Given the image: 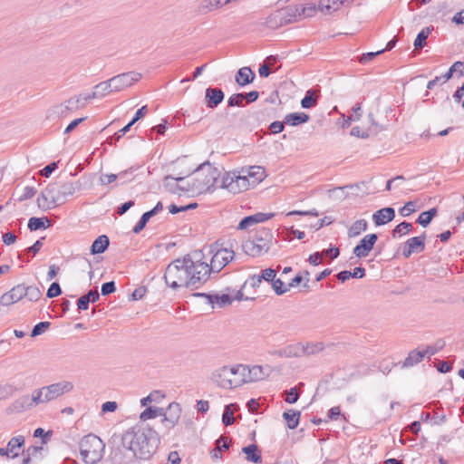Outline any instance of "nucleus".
Listing matches in <instances>:
<instances>
[{
    "instance_id": "obj_1",
    "label": "nucleus",
    "mask_w": 464,
    "mask_h": 464,
    "mask_svg": "<svg viewBox=\"0 0 464 464\" xmlns=\"http://www.w3.org/2000/svg\"><path fill=\"white\" fill-rule=\"evenodd\" d=\"M208 279V264L200 260L193 261L189 255L178 258L168 265L164 280L172 289L187 287L198 289Z\"/></svg>"
},
{
    "instance_id": "obj_2",
    "label": "nucleus",
    "mask_w": 464,
    "mask_h": 464,
    "mask_svg": "<svg viewBox=\"0 0 464 464\" xmlns=\"http://www.w3.org/2000/svg\"><path fill=\"white\" fill-rule=\"evenodd\" d=\"M122 445L133 453V457L149 459L156 452L160 444L158 432L149 425H136L125 431L121 438Z\"/></svg>"
},
{
    "instance_id": "obj_3",
    "label": "nucleus",
    "mask_w": 464,
    "mask_h": 464,
    "mask_svg": "<svg viewBox=\"0 0 464 464\" xmlns=\"http://www.w3.org/2000/svg\"><path fill=\"white\" fill-rule=\"evenodd\" d=\"M79 181L58 179L49 183L37 198V206L42 210H49L64 204L69 197L80 190Z\"/></svg>"
},
{
    "instance_id": "obj_4",
    "label": "nucleus",
    "mask_w": 464,
    "mask_h": 464,
    "mask_svg": "<svg viewBox=\"0 0 464 464\" xmlns=\"http://www.w3.org/2000/svg\"><path fill=\"white\" fill-rule=\"evenodd\" d=\"M220 171L209 162L202 163L194 172V178L190 182L193 194H201L209 191L218 185Z\"/></svg>"
},
{
    "instance_id": "obj_5",
    "label": "nucleus",
    "mask_w": 464,
    "mask_h": 464,
    "mask_svg": "<svg viewBox=\"0 0 464 464\" xmlns=\"http://www.w3.org/2000/svg\"><path fill=\"white\" fill-rule=\"evenodd\" d=\"M245 368L243 364L224 365L213 371L211 381L219 388L233 389L244 384Z\"/></svg>"
},
{
    "instance_id": "obj_6",
    "label": "nucleus",
    "mask_w": 464,
    "mask_h": 464,
    "mask_svg": "<svg viewBox=\"0 0 464 464\" xmlns=\"http://www.w3.org/2000/svg\"><path fill=\"white\" fill-rule=\"evenodd\" d=\"M105 444L96 435L91 433L80 441V453L86 464H96L103 456Z\"/></svg>"
},
{
    "instance_id": "obj_7",
    "label": "nucleus",
    "mask_w": 464,
    "mask_h": 464,
    "mask_svg": "<svg viewBox=\"0 0 464 464\" xmlns=\"http://www.w3.org/2000/svg\"><path fill=\"white\" fill-rule=\"evenodd\" d=\"M273 235L269 229L258 230L252 239H247L242 244L243 251L251 256H258L266 253L271 246Z\"/></svg>"
},
{
    "instance_id": "obj_8",
    "label": "nucleus",
    "mask_w": 464,
    "mask_h": 464,
    "mask_svg": "<svg viewBox=\"0 0 464 464\" xmlns=\"http://www.w3.org/2000/svg\"><path fill=\"white\" fill-rule=\"evenodd\" d=\"M74 386L72 382L62 381L39 389H34V391L39 404H44L56 400L65 393L71 392Z\"/></svg>"
},
{
    "instance_id": "obj_9",
    "label": "nucleus",
    "mask_w": 464,
    "mask_h": 464,
    "mask_svg": "<svg viewBox=\"0 0 464 464\" xmlns=\"http://www.w3.org/2000/svg\"><path fill=\"white\" fill-rule=\"evenodd\" d=\"M220 188H227L228 191L237 194L247 190L252 186L250 179L244 173L227 172L225 173L221 181Z\"/></svg>"
},
{
    "instance_id": "obj_10",
    "label": "nucleus",
    "mask_w": 464,
    "mask_h": 464,
    "mask_svg": "<svg viewBox=\"0 0 464 464\" xmlns=\"http://www.w3.org/2000/svg\"><path fill=\"white\" fill-rule=\"evenodd\" d=\"M305 7L304 6H288L285 10L277 11L266 19V24L269 27H276L285 23H291L295 20L297 16H302L305 14Z\"/></svg>"
},
{
    "instance_id": "obj_11",
    "label": "nucleus",
    "mask_w": 464,
    "mask_h": 464,
    "mask_svg": "<svg viewBox=\"0 0 464 464\" xmlns=\"http://www.w3.org/2000/svg\"><path fill=\"white\" fill-rule=\"evenodd\" d=\"M39 405L34 391L31 396L24 395L14 400L6 409L5 413L8 415L21 413Z\"/></svg>"
},
{
    "instance_id": "obj_12",
    "label": "nucleus",
    "mask_w": 464,
    "mask_h": 464,
    "mask_svg": "<svg viewBox=\"0 0 464 464\" xmlns=\"http://www.w3.org/2000/svg\"><path fill=\"white\" fill-rule=\"evenodd\" d=\"M235 256L234 251L227 248L217 249L208 265V276L211 273H219L230 261L233 260Z\"/></svg>"
},
{
    "instance_id": "obj_13",
    "label": "nucleus",
    "mask_w": 464,
    "mask_h": 464,
    "mask_svg": "<svg viewBox=\"0 0 464 464\" xmlns=\"http://www.w3.org/2000/svg\"><path fill=\"white\" fill-rule=\"evenodd\" d=\"M140 78V73L130 72L114 76L111 78L110 81L112 84V88L114 89V91L119 92L121 90H123L124 88L132 85L134 82H138Z\"/></svg>"
},
{
    "instance_id": "obj_14",
    "label": "nucleus",
    "mask_w": 464,
    "mask_h": 464,
    "mask_svg": "<svg viewBox=\"0 0 464 464\" xmlns=\"http://www.w3.org/2000/svg\"><path fill=\"white\" fill-rule=\"evenodd\" d=\"M377 240L378 236L376 234H368L364 236L353 248V255L359 258L367 256L372 250Z\"/></svg>"
},
{
    "instance_id": "obj_15",
    "label": "nucleus",
    "mask_w": 464,
    "mask_h": 464,
    "mask_svg": "<svg viewBox=\"0 0 464 464\" xmlns=\"http://www.w3.org/2000/svg\"><path fill=\"white\" fill-rule=\"evenodd\" d=\"M426 233L419 237L409 238L402 248V255L405 258L410 257L413 253H420L425 248Z\"/></svg>"
},
{
    "instance_id": "obj_16",
    "label": "nucleus",
    "mask_w": 464,
    "mask_h": 464,
    "mask_svg": "<svg viewBox=\"0 0 464 464\" xmlns=\"http://www.w3.org/2000/svg\"><path fill=\"white\" fill-rule=\"evenodd\" d=\"M185 178H173L171 176H167L164 179V187L166 189L171 193L180 195L181 192H190L192 193V188H190V181H187L186 185H179V182H183Z\"/></svg>"
},
{
    "instance_id": "obj_17",
    "label": "nucleus",
    "mask_w": 464,
    "mask_h": 464,
    "mask_svg": "<svg viewBox=\"0 0 464 464\" xmlns=\"http://www.w3.org/2000/svg\"><path fill=\"white\" fill-rule=\"evenodd\" d=\"M274 217L273 213L258 212L251 216L245 217L237 226L238 230H246L256 224L265 222Z\"/></svg>"
},
{
    "instance_id": "obj_18",
    "label": "nucleus",
    "mask_w": 464,
    "mask_h": 464,
    "mask_svg": "<svg viewBox=\"0 0 464 464\" xmlns=\"http://www.w3.org/2000/svg\"><path fill=\"white\" fill-rule=\"evenodd\" d=\"M195 296H200L205 297L208 300V304H212V307H214V304H217L219 308L227 306L231 304L233 299L232 297L227 294H206V293H196L194 294Z\"/></svg>"
},
{
    "instance_id": "obj_19",
    "label": "nucleus",
    "mask_w": 464,
    "mask_h": 464,
    "mask_svg": "<svg viewBox=\"0 0 464 464\" xmlns=\"http://www.w3.org/2000/svg\"><path fill=\"white\" fill-rule=\"evenodd\" d=\"M24 298V284L14 286L10 291L5 293L0 298L2 305H11Z\"/></svg>"
},
{
    "instance_id": "obj_20",
    "label": "nucleus",
    "mask_w": 464,
    "mask_h": 464,
    "mask_svg": "<svg viewBox=\"0 0 464 464\" xmlns=\"http://www.w3.org/2000/svg\"><path fill=\"white\" fill-rule=\"evenodd\" d=\"M82 101H84L83 96L70 98L64 103L56 106L54 108V112L59 115H64L68 111L84 107L85 103L82 102Z\"/></svg>"
},
{
    "instance_id": "obj_21",
    "label": "nucleus",
    "mask_w": 464,
    "mask_h": 464,
    "mask_svg": "<svg viewBox=\"0 0 464 464\" xmlns=\"http://www.w3.org/2000/svg\"><path fill=\"white\" fill-rule=\"evenodd\" d=\"M224 92L221 89L208 87L206 90L205 102L210 108H216L224 100Z\"/></svg>"
},
{
    "instance_id": "obj_22",
    "label": "nucleus",
    "mask_w": 464,
    "mask_h": 464,
    "mask_svg": "<svg viewBox=\"0 0 464 464\" xmlns=\"http://www.w3.org/2000/svg\"><path fill=\"white\" fill-rule=\"evenodd\" d=\"M115 92L112 88V84L110 80L102 82L94 86V90L92 93L83 96L84 102H87L92 99L101 98L105 96L106 94Z\"/></svg>"
},
{
    "instance_id": "obj_23",
    "label": "nucleus",
    "mask_w": 464,
    "mask_h": 464,
    "mask_svg": "<svg viewBox=\"0 0 464 464\" xmlns=\"http://www.w3.org/2000/svg\"><path fill=\"white\" fill-rule=\"evenodd\" d=\"M394 218L395 210L391 207L383 208L380 210H377L372 215V220L376 226L385 225L390 221L393 220Z\"/></svg>"
},
{
    "instance_id": "obj_24",
    "label": "nucleus",
    "mask_w": 464,
    "mask_h": 464,
    "mask_svg": "<svg viewBox=\"0 0 464 464\" xmlns=\"http://www.w3.org/2000/svg\"><path fill=\"white\" fill-rule=\"evenodd\" d=\"M241 173H244L247 179H250L252 186H256L261 182L265 177V169L261 166H251L247 169H242Z\"/></svg>"
},
{
    "instance_id": "obj_25",
    "label": "nucleus",
    "mask_w": 464,
    "mask_h": 464,
    "mask_svg": "<svg viewBox=\"0 0 464 464\" xmlns=\"http://www.w3.org/2000/svg\"><path fill=\"white\" fill-rule=\"evenodd\" d=\"M244 368L245 372H242L245 378L244 383L257 382L263 380L266 376V372L260 365H254L253 367L244 365Z\"/></svg>"
},
{
    "instance_id": "obj_26",
    "label": "nucleus",
    "mask_w": 464,
    "mask_h": 464,
    "mask_svg": "<svg viewBox=\"0 0 464 464\" xmlns=\"http://www.w3.org/2000/svg\"><path fill=\"white\" fill-rule=\"evenodd\" d=\"M281 357H303L304 356V343H297L295 344L288 345L285 349L277 352Z\"/></svg>"
},
{
    "instance_id": "obj_27",
    "label": "nucleus",
    "mask_w": 464,
    "mask_h": 464,
    "mask_svg": "<svg viewBox=\"0 0 464 464\" xmlns=\"http://www.w3.org/2000/svg\"><path fill=\"white\" fill-rule=\"evenodd\" d=\"M255 78V73L249 67H243L237 71L236 75V82L241 85L245 86L253 82Z\"/></svg>"
},
{
    "instance_id": "obj_28",
    "label": "nucleus",
    "mask_w": 464,
    "mask_h": 464,
    "mask_svg": "<svg viewBox=\"0 0 464 464\" xmlns=\"http://www.w3.org/2000/svg\"><path fill=\"white\" fill-rule=\"evenodd\" d=\"M342 5H345L344 0H320L318 8L325 14H331Z\"/></svg>"
},
{
    "instance_id": "obj_29",
    "label": "nucleus",
    "mask_w": 464,
    "mask_h": 464,
    "mask_svg": "<svg viewBox=\"0 0 464 464\" xmlns=\"http://www.w3.org/2000/svg\"><path fill=\"white\" fill-rule=\"evenodd\" d=\"M242 452L246 454V459L253 463H259L262 461V457L257 445L250 444L242 449Z\"/></svg>"
},
{
    "instance_id": "obj_30",
    "label": "nucleus",
    "mask_w": 464,
    "mask_h": 464,
    "mask_svg": "<svg viewBox=\"0 0 464 464\" xmlns=\"http://www.w3.org/2000/svg\"><path fill=\"white\" fill-rule=\"evenodd\" d=\"M110 240L106 235L99 236L92 244L91 253L92 255L103 253L109 246Z\"/></svg>"
},
{
    "instance_id": "obj_31",
    "label": "nucleus",
    "mask_w": 464,
    "mask_h": 464,
    "mask_svg": "<svg viewBox=\"0 0 464 464\" xmlns=\"http://www.w3.org/2000/svg\"><path fill=\"white\" fill-rule=\"evenodd\" d=\"M181 415V406L178 402H171L168 406L165 411H163L162 416L164 418H168L172 421L179 422Z\"/></svg>"
},
{
    "instance_id": "obj_32",
    "label": "nucleus",
    "mask_w": 464,
    "mask_h": 464,
    "mask_svg": "<svg viewBox=\"0 0 464 464\" xmlns=\"http://www.w3.org/2000/svg\"><path fill=\"white\" fill-rule=\"evenodd\" d=\"M309 115L304 112L289 113L285 117V123L291 126H297L309 121Z\"/></svg>"
},
{
    "instance_id": "obj_33",
    "label": "nucleus",
    "mask_w": 464,
    "mask_h": 464,
    "mask_svg": "<svg viewBox=\"0 0 464 464\" xmlns=\"http://www.w3.org/2000/svg\"><path fill=\"white\" fill-rule=\"evenodd\" d=\"M229 4V0H203L199 9L203 13H208Z\"/></svg>"
},
{
    "instance_id": "obj_34",
    "label": "nucleus",
    "mask_w": 464,
    "mask_h": 464,
    "mask_svg": "<svg viewBox=\"0 0 464 464\" xmlns=\"http://www.w3.org/2000/svg\"><path fill=\"white\" fill-rule=\"evenodd\" d=\"M319 97V92L313 89L308 90L305 92L304 97L301 100V106L304 109H309L316 105L317 99Z\"/></svg>"
},
{
    "instance_id": "obj_35",
    "label": "nucleus",
    "mask_w": 464,
    "mask_h": 464,
    "mask_svg": "<svg viewBox=\"0 0 464 464\" xmlns=\"http://www.w3.org/2000/svg\"><path fill=\"white\" fill-rule=\"evenodd\" d=\"M425 352L423 351H418V350H412L409 353L408 356L404 360L403 367H411L418 362H421L422 359L425 356Z\"/></svg>"
},
{
    "instance_id": "obj_36",
    "label": "nucleus",
    "mask_w": 464,
    "mask_h": 464,
    "mask_svg": "<svg viewBox=\"0 0 464 464\" xmlns=\"http://www.w3.org/2000/svg\"><path fill=\"white\" fill-rule=\"evenodd\" d=\"M24 443V439L23 436H16L12 438L7 443V450L11 453V459H14L18 457L19 453L16 450L21 449V447Z\"/></svg>"
},
{
    "instance_id": "obj_37",
    "label": "nucleus",
    "mask_w": 464,
    "mask_h": 464,
    "mask_svg": "<svg viewBox=\"0 0 464 464\" xmlns=\"http://www.w3.org/2000/svg\"><path fill=\"white\" fill-rule=\"evenodd\" d=\"M132 168H130L126 170L121 171L118 174H102L100 177V182L102 185H109L116 180L118 179H121L123 176H127L128 174L131 173Z\"/></svg>"
},
{
    "instance_id": "obj_38",
    "label": "nucleus",
    "mask_w": 464,
    "mask_h": 464,
    "mask_svg": "<svg viewBox=\"0 0 464 464\" xmlns=\"http://www.w3.org/2000/svg\"><path fill=\"white\" fill-rule=\"evenodd\" d=\"M50 226L48 218H35L33 217L28 221V228L31 231H36L41 228H45Z\"/></svg>"
},
{
    "instance_id": "obj_39",
    "label": "nucleus",
    "mask_w": 464,
    "mask_h": 464,
    "mask_svg": "<svg viewBox=\"0 0 464 464\" xmlns=\"http://www.w3.org/2000/svg\"><path fill=\"white\" fill-rule=\"evenodd\" d=\"M368 227V223L365 219L356 220L351 227L348 229V236L350 237H355L362 232L365 231Z\"/></svg>"
},
{
    "instance_id": "obj_40",
    "label": "nucleus",
    "mask_w": 464,
    "mask_h": 464,
    "mask_svg": "<svg viewBox=\"0 0 464 464\" xmlns=\"http://www.w3.org/2000/svg\"><path fill=\"white\" fill-rule=\"evenodd\" d=\"M284 419L287 422V427L291 430L295 429L299 423L300 411H288L283 413Z\"/></svg>"
},
{
    "instance_id": "obj_41",
    "label": "nucleus",
    "mask_w": 464,
    "mask_h": 464,
    "mask_svg": "<svg viewBox=\"0 0 464 464\" xmlns=\"http://www.w3.org/2000/svg\"><path fill=\"white\" fill-rule=\"evenodd\" d=\"M42 296L41 290L34 285L25 286L24 285V297H26L31 302H36Z\"/></svg>"
},
{
    "instance_id": "obj_42",
    "label": "nucleus",
    "mask_w": 464,
    "mask_h": 464,
    "mask_svg": "<svg viewBox=\"0 0 464 464\" xmlns=\"http://www.w3.org/2000/svg\"><path fill=\"white\" fill-rule=\"evenodd\" d=\"M163 411H164V409L163 408H159V407H149L147 408L146 410H144L140 415V419L142 420V421H145L149 419H153V418H156L158 416H162L163 414Z\"/></svg>"
},
{
    "instance_id": "obj_43",
    "label": "nucleus",
    "mask_w": 464,
    "mask_h": 464,
    "mask_svg": "<svg viewBox=\"0 0 464 464\" xmlns=\"http://www.w3.org/2000/svg\"><path fill=\"white\" fill-rule=\"evenodd\" d=\"M437 215V209L435 208H430L428 211H424L420 214L417 222L426 227L432 220V218Z\"/></svg>"
},
{
    "instance_id": "obj_44",
    "label": "nucleus",
    "mask_w": 464,
    "mask_h": 464,
    "mask_svg": "<svg viewBox=\"0 0 464 464\" xmlns=\"http://www.w3.org/2000/svg\"><path fill=\"white\" fill-rule=\"evenodd\" d=\"M324 349L323 343H304V356L315 354Z\"/></svg>"
},
{
    "instance_id": "obj_45",
    "label": "nucleus",
    "mask_w": 464,
    "mask_h": 464,
    "mask_svg": "<svg viewBox=\"0 0 464 464\" xmlns=\"http://www.w3.org/2000/svg\"><path fill=\"white\" fill-rule=\"evenodd\" d=\"M430 33L429 27L423 28L418 34L414 41V47L416 49H421L426 45V40Z\"/></svg>"
},
{
    "instance_id": "obj_46",
    "label": "nucleus",
    "mask_w": 464,
    "mask_h": 464,
    "mask_svg": "<svg viewBox=\"0 0 464 464\" xmlns=\"http://www.w3.org/2000/svg\"><path fill=\"white\" fill-rule=\"evenodd\" d=\"M411 229L412 225L411 223L402 221L392 229V234L393 237H396L398 235H405L411 232Z\"/></svg>"
},
{
    "instance_id": "obj_47",
    "label": "nucleus",
    "mask_w": 464,
    "mask_h": 464,
    "mask_svg": "<svg viewBox=\"0 0 464 464\" xmlns=\"http://www.w3.org/2000/svg\"><path fill=\"white\" fill-rule=\"evenodd\" d=\"M235 405L229 404L227 405L224 409L223 415H222V422L226 426H229L234 423L235 418H234V412L232 410V407Z\"/></svg>"
},
{
    "instance_id": "obj_48",
    "label": "nucleus",
    "mask_w": 464,
    "mask_h": 464,
    "mask_svg": "<svg viewBox=\"0 0 464 464\" xmlns=\"http://www.w3.org/2000/svg\"><path fill=\"white\" fill-rule=\"evenodd\" d=\"M150 218H152V215L150 211L145 212L133 227V233L139 234L146 227Z\"/></svg>"
},
{
    "instance_id": "obj_49",
    "label": "nucleus",
    "mask_w": 464,
    "mask_h": 464,
    "mask_svg": "<svg viewBox=\"0 0 464 464\" xmlns=\"http://www.w3.org/2000/svg\"><path fill=\"white\" fill-rule=\"evenodd\" d=\"M272 283V288L276 292V295H281L286 293L289 290V286L285 285V283L281 279H275Z\"/></svg>"
},
{
    "instance_id": "obj_50",
    "label": "nucleus",
    "mask_w": 464,
    "mask_h": 464,
    "mask_svg": "<svg viewBox=\"0 0 464 464\" xmlns=\"http://www.w3.org/2000/svg\"><path fill=\"white\" fill-rule=\"evenodd\" d=\"M50 325H51L50 322H47V321L41 322V323L35 324L32 330L31 336L36 337V336L42 334L50 327Z\"/></svg>"
},
{
    "instance_id": "obj_51",
    "label": "nucleus",
    "mask_w": 464,
    "mask_h": 464,
    "mask_svg": "<svg viewBox=\"0 0 464 464\" xmlns=\"http://www.w3.org/2000/svg\"><path fill=\"white\" fill-rule=\"evenodd\" d=\"M445 346V342L442 339H439L436 341L434 345L432 346H427L424 350L425 354L433 355L437 353L439 351H440Z\"/></svg>"
},
{
    "instance_id": "obj_52",
    "label": "nucleus",
    "mask_w": 464,
    "mask_h": 464,
    "mask_svg": "<svg viewBox=\"0 0 464 464\" xmlns=\"http://www.w3.org/2000/svg\"><path fill=\"white\" fill-rule=\"evenodd\" d=\"M243 93H235L233 95H231L228 100H227V106L229 107H234V106H238V107H242L244 106L243 104Z\"/></svg>"
},
{
    "instance_id": "obj_53",
    "label": "nucleus",
    "mask_w": 464,
    "mask_h": 464,
    "mask_svg": "<svg viewBox=\"0 0 464 464\" xmlns=\"http://www.w3.org/2000/svg\"><path fill=\"white\" fill-rule=\"evenodd\" d=\"M15 392L14 386L5 384L0 385V400H5L8 397H11Z\"/></svg>"
},
{
    "instance_id": "obj_54",
    "label": "nucleus",
    "mask_w": 464,
    "mask_h": 464,
    "mask_svg": "<svg viewBox=\"0 0 464 464\" xmlns=\"http://www.w3.org/2000/svg\"><path fill=\"white\" fill-rule=\"evenodd\" d=\"M285 401L288 403H295L299 399V392L296 387L291 388L289 391L285 392Z\"/></svg>"
},
{
    "instance_id": "obj_55",
    "label": "nucleus",
    "mask_w": 464,
    "mask_h": 464,
    "mask_svg": "<svg viewBox=\"0 0 464 464\" xmlns=\"http://www.w3.org/2000/svg\"><path fill=\"white\" fill-rule=\"evenodd\" d=\"M62 294V290L60 285L57 282H53L51 284L50 287L47 290L46 295L48 298H53L58 296Z\"/></svg>"
},
{
    "instance_id": "obj_56",
    "label": "nucleus",
    "mask_w": 464,
    "mask_h": 464,
    "mask_svg": "<svg viewBox=\"0 0 464 464\" xmlns=\"http://www.w3.org/2000/svg\"><path fill=\"white\" fill-rule=\"evenodd\" d=\"M353 112L354 113V116H349L346 124L349 125L352 121H359L362 117V107L361 103L358 102L353 107Z\"/></svg>"
},
{
    "instance_id": "obj_57",
    "label": "nucleus",
    "mask_w": 464,
    "mask_h": 464,
    "mask_svg": "<svg viewBox=\"0 0 464 464\" xmlns=\"http://www.w3.org/2000/svg\"><path fill=\"white\" fill-rule=\"evenodd\" d=\"M276 276V271L273 268H266L262 270L260 277L262 280L272 282Z\"/></svg>"
},
{
    "instance_id": "obj_58",
    "label": "nucleus",
    "mask_w": 464,
    "mask_h": 464,
    "mask_svg": "<svg viewBox=\"0 0 464 464\" xmlns=\"http://www.w3.org/2000/svg\"><path fill=\"white\" fill-rule=\"evenodd\" d=\"M384 53V50H380V51H377V52H370V53H363L362 54V56L359 58V62L361 63H366L370 61H372V59H374L377 55L381 54Z\"/></svg>"
},
{
    "instance_id": "obj_59",
    "label": "nucleus",
    "mask_w": 464,
    "mask_h": 464,
    "mask_svg": "<svg viewBox=\"0 0 464 464\" xmlns=\"http://www.w3.org/2000/svg\"><path fill=\"white\" fill-rule=\"evenodd\" d=\"M115 290H116V286H115L114 281H110V282L102 284V289H101V294L102 295H108L110 294L114 293Z\"/></svg>"
},
{
    "instance_id": "obj_60",
    "label": "nucleus",
    "mask_w": 464,
    "mask_h": 464,
    "mask_svg": "<svg viewBox=\"0 0 464 464\" xmlns=\"http://www.w3.org/2000/svg\"><path fill=\"white\" fill-rule=\"evenodd\" d=\"M132 125H130V122L124 126L122 129H121L120 130H118L112 137H111L109 140H110V143L111 144L112 143V140H114L115 141H119L121 137H123L130 129Z\"/></svg>"
},
{
    "instance_id": "obj_61",
    "label": "nucleus",
    "mask_w": 464,
    "mask_h": 464,
    "mask_svg": "<svg viewBox=\"0 0 464 464\" xmlns=\"http://www.w3.org/2000/svg\"><path fill=\"white\" fill-rule=\"evenodd\" d=\"M36 193V189L33 187H25L24 188V193L19 198L20 201H24L29 198H32Z\"/></svg>"
},
{
    "instance_id": "obj_62",
    "label": "nucleus",
    "mask_w": 464,
    "mask_h": 464,
    "mask_svg": "<svg viewBox=\"0 0 464 464\" xmlns=\"http://www.w3.org/2000/svg\"><path fill=\"white\" fill-rule=\"evenodd\" d=\"M148 112V107L147 105H144L142 106L141 108H140L135 116L133 117V119L130 121V125H133L134 123H136L139 120L142 119Z\"/></svg>"
},
{
    "instance_id": "obj_63",
    "label": "nucleus",
    "mask_w": 464,
    "mask_h": 464,
    "mask_svg": "<svg viewBox=\"0 0 464 464\" xmlns=\"http://www.w3.org/2000/svg\"><path fill=\"white\" fill-rule=\"evenodd\" d=\"M415 209H414V203L410 201L408 203H406L401 209H400V214L402 216V217H408L410 216L412 212H414Z\"/></svg>"
},
{
    "instance_id": "obj_64",
    "label": "nucleus",
    "mask_w": 464,
    "mask_h": 464,
    "mask_svg": "<svg viewBox=\"0 0 464 464\" xmlns=\"http://www.w3.org/2000/svg\"><path fill=\"white\" fill-rule=\"evenodd\" d=\"M57 168L58 162L50 163L41 170V174L44 177L48 178Z\"/></svg>"
}]
</instances>
